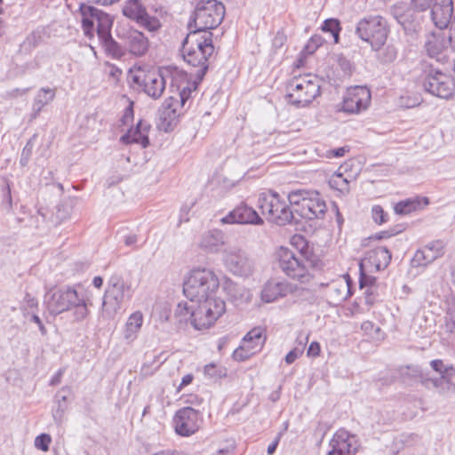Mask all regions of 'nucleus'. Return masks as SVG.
Returning a JSON list of instances; mask_svg holds the SVG:
<instances>
[{"instance_id":"obj_1","label":"nucleus","mask_w":455,"mask_h":455,"mask_svg":"<svg viewBox=\"0 0 455 455\" xmlns=\"http://www.w3.org/2000/svg\"><path fill=\"white\" fill-rule=\"evenodd\" d=\"M291 243L296 246L297 252L281 247L277 252V266L288 277L308 283L314 278V271L319 267L320 260L309 250L302 235H294Z\"/></svg>"},{"instance_id":"obj_2","label":"nucleus","mask_w":455,"mask_h":455,"mask_svg":"<svg viewBox=\"0 0 455 455\" xmlns=\"http://www.w3.org/2000/svg\"><path fill=\"white\" fill-rule=\"evenodd\" d=\"M212 33L208 32L200 35L196 32H189L182 42V55L184 60L193 66L198 67L196 77L202 81L209 68V58L214 52L212 44Z\"/></svg>"},{"instance_id":"obj_3","label":"nucleus","mask_w":455,"mask_h":455,"mask_svg":"<svg viewBox=\"0 0 455 455\" xmlns=\"http://www.w3.org/2000/svg\"><path fill=\"white\" fill-rule=\"evenodd\" d=\"M219 286V278L212 269L196 267L189 272L184 282L183 292L190 301L202 303L215 295Z\"/></svg>"},{"instance_id":"obj_4","label":"nucleus","mask_w":455,"mask_h":455,"mask_svg":"<svg viewBox=\"0 0 455 455\" xmlns=\"http://www.w3.org/2000/svg\"><path fill=\"white\" fill-rule=\"evenodd\" d=\"M257 206L268 222L280 227L299 223L287 201L274 190L259 194Z\"/></svg>"},{"instance_id":"obj_5","label":"nucleus","mask_w":455,"mask_h":455,"mask_svg":"<svg viewBox=\"0 0 455 455\" xmlns=\"http://www.w3.org/2000/svg\"><path fill=\"white\" fill-rule=\"evenodd\" d=\"M225 16V6L218 0H199L188 22L189 32L201 35L217 28Z\"/></svg>"},{"instance_id":"obj_6","label":"nucleus","mask_w":455,"mask_h":455,"mask_svg":"<svg viewBox=\"0 0 455 455\" xmlns=\"http://www.w3.org/2000/svg\"><path fill=\"white\" fill-rule=\"evenodd\" d=\"M355 36L371 48H379L387 41L390 27L387 20L379 14H368L355 24Z\"/></svg>"},{"instance_id":"obj_7","label":"nucleus","mask_w":455,"mask_h":455,"mask_svg":"<svg viewBox=\"0 0 455 455\" xmlns=\"http://www.w3.org/2000/svg\"><path fill=\"white\" fill-rule=\"evenodd\" d=\"M132 297L131 286L125 283L121 276L112 275L103 297V313L108 317H113Z\"/></svg>"},{"instance_id":"obj_8","label":"nucleus","mask_w":455,"mask_h":455,"mask_svg":"<svg viewBox=\"0 0 455 455\" xmlns=\"http://www.w3.org/2000/svg\"><path fill=\"white\" fill-rule=\"evenodd\" d=\"M287 88L290 103L297 107H306L320 94L318 80L310 76L294 77Z\"/></svg>"},{"instance_id":"obj_9","label":"nucleus","mask_w":455,"mask_h":455,"mask_svg":"<svg viewBox=\"0 0 455 455\" xmlns=\"http://www.w3.org/2000/svg\"><path fill=\"white\" fill-rule=\"evenodd\" d=\"M79 14L83 31L85 36L90 39L94 36L95 26L98 36L112 28L113 19L111 16L92 5L80 4Z\"/></svg>"},{"instance_id":"obj_10","label":"nucleus","mask_w":455,"mask_h":455,"mask_svg":"<svg viewBox=\"0 0 455 455\" xmlns=\"http://www.w3.org/2000/svg\"><path fill=\"white\" fill-rule=\"evenodd\" d=\"M431 368L439 374V377H422L421 383L427 389H435L440 395H448L455 392V367L453 364H445L441 359H435L429 363Z\"/></svg>"},{"instance_id":"obj_11","label":"nucleus","mask_w":455,"mask_h":455,"mask_svg":"<svg viewBox=\"0 0 455 455\" xmlns=\"http://www.w3.org/2000/svg\"><path fill=\"white\" fill-rule=\"evenodd\" d=\"M198 304L197 312L191 313L192 325L196 330L209 328L226 310L225 301L215 295Z\"/></svg>"},{"instance_id":"obj_12","label":"nucleus","mask_w":455,"mask_h":455,"mask_svg":"<svg viewBox=\"0 0 455 455\" xmlns=\"http://www.w3.org/2000/svg\"><path fill=\"white\" fill-rule=\"evenodd\" d=\"M204 422L203 412L192 406L178 410L173 417V425L178 435L188 437L196 434Z\"/></svg>"},{"instance_id":"obj_13","label":"nucleus","mask_w":455,"mask_h":455,"mask_svg":"<svg viewBox=\"0 0 455 455\" xmlns=\"http://www.w3.org/2000/svg\"><path fill=\"white\" fill-rule=\"evenodd\" d=\"M423 86L426 92L441 99L451 98L455 90L454 79L438 68L430 69L427 74Z\"/></svg>"},{"instance_id":"obj_14","label":"nucleus","mask_w":455,"mask_h":455,"mask_svg":"<svg viewBox=\"0 0 455 455\" xmlns=\"http://www.w3.org/2000/svg\"><path fill=\"white\" fill-rule=\"evenodd\" d=\"M78 302L79 295L77 291L70 287H62L51 291L45 296L47 309L53 315L68 311Z\"/></svg>"},{"instance_id":"obj_15","label":"nucleus","mask_w":455,"mask_h":455,"mask_svg":"<svg viewBox=\"0 0 455 455\" xmlns=\"http://www.w3.org/2000/svg\"><path fill=\"white\" fill-rule=\"evenodd\" d=\"M391 15L403 28L408 42L413 43L419 37L421 31V25L419 16L414 10L408 8L403 4H396L391 7Z\"/></svg>"},{"instance_id":"obj_16","label":"nucleus","mask_w":455,"mask_h":455,"mask_svg":"<svg viewBox=\"0 0 455 455\" xmlns=\"http://www.w3.org/2000/svg\"><path fill=\"white\" fill-rule=\"evenodd\" d=\"M132 81L152 99H159L165 89V79L160 71H140L132 76Z\"/></svg>"},{"instance_id":"obj_17","label":"nucleus","mask_w":455,"mask_h":455,"mask_svg":"<svg viewBox=\"0 0 455 455\" xmlns=\"http://www.w3.org/2000/svg\"><path fill=\"white\" fill-rule=\"evenodd\" d=\"M224 263L231 273L238 276L248 277L254 271L253 260L244 251L240 249L227 251L224 256Z\"/></svg>"},{"instance_id":"obj_18","label":"nucleus","mask_w":455,"mask_h":455,"mask_svg":"<svg viewBox=\"0 0 455 455\" xmlns=\"http://www.w3.org/2000/svg\"><path fill=\"white\" fill-rule=\"evenodd\" d=\"M222 224H241L261 226L263 219L259 213L246 204H240L230 211L225 217L220 219Z\"/></svg>"},{"instance_id":"obj_19","label":"nucleus","mask_w":455,"mask_h":455,"mask_svg":"<svg viewBox=\"0 0 455 455\" xmlns=\"http://www.w3.org/2000/svg\"><path fill=\"white\" fill-rule=\"evenodd\" d=\"M371 103V92L366 87L356 86L348 91L344 98L342 109L350 114L365 110Z\"/></svg>"},{"instance_id":"obj_20","label":"nucleus","mask_w":455,"mask_h":455,"mask_svg":"<svg viewBox=\"0 0 455 455\" xmlns=\"http://www.w3.org/2000/svg\"><path fill=\"white\" fill-rule=\"evenodd\" d=\"M450 44L451 36L446 37L441 32H432L427 36L424 48L429 58L444 63L447 60L446 51Z\"/></svg>"},{"instance_id":"obj_21","label":"nucleus","mask_w":455,"mask_h":455,"mask_svg":"<svg viewBox=\"0 0 455 455\" xmlns=\"http://www.w3.org/2000/svg\"><path fill=\"white\" fill-rule=\"evenodd\" d=\"M446 244L442 240H435L427 243L421 249L417 250L413 258L412 265L415 267L427 266L445 253Z\"/></svg>"},{"instance_id":"obj_22","label":"nucleus","mask_w":455,"mask_h":455,"mask_svg":"<svg viewBox=\"0 0 455 455\" xmlns=\"http://www.w3.org/2000/svg\"><path fill=\"white\" fill-rule=\"evenodd\" d=\"M126 52L132 56L141 57L149 48L148 38L137 29H130L121 36Z\"/></svg>"},{"instance_id":"obj_23","label":"nucleus","mask_w":455,"mask_h":455,"mask_svg":"<svg viewBox=\"0 0 455 455\" xmlns=\"http://www.w3.org/2000/svg\"><path fill=\"white\" fill-rule=\"evenodd\" d=\"M180 107L179 100L171 96L167 98L158 109V119L160 127L165 131H172L176 125L180 113L178 108Z\"/></svg>"},{"instance_id":"obj_24","label":"nucleus","mask_w":455,"mask_h":455,"mask_svg":"<svg viewBox=\"0 0 455 455\" xmlns=\"http://www.w3.org/2000/svg\"><path fill=\"white\" fill-rule=\"evenodd\" d=\"M331 450L327 455H350L357 451L355 436L344 429L338 430L330 441Z\"/></svg>"},{"instance_id":"obj_25","label":"nucleus","mask_w":455,"mask_h":455,"mask_svg":"<svg viewBox=\"0 0 455 455\" xmlns=\"http://www.w3.org/2000/svg\"><path fill=\"white\" fill-rule=\"evenodd\" d=\"M309 195L298 216L306 220L323 219L327 210L325 201L318 192L311 191Z\"/></svg>"},{"instance_id":"obj_26","label":"nucleus","mask_w":455,"mask_h":455,"mask_svg":"<svg viewBox=\"0 0 455 455\" xmlns=\"http://www.w3.org/2000/svg\"><path fill=\"white\" fill-rule=\"evenodd\" d=\"M453 4L452 0H435L431 9V19L439 29L447 28L452 22Z\"/></svg>"},{"instance_id":"obj_27","label":"nucleus","mask_w":455,"mask_h":455,"mask_svg":"<svg viewBox=\"0 0 455 455\" xmlns=\"http://www.w3.org/2000/svg\"><path fill=\"white\" fill-rule=\"evenodd\" d=\"M294 286L286 281H268L261 291V299L263 301L270 303L292 292Z\"/></svg>"},{"instance_id":"obj_28","label":"nucleus","mask_w":455,"mask_h":455,"mask_svg":"<svg viewBox=\"0 0 455 455\" xmlns=\"http://www.w3.org/2000/svg\"><path fill=\"white\" fill-rule=\"evenodd\" d=\"M151 125L143 120H140L134 128H131L127 133L121 137L124 144L137 143L146 148L149 145L148 132Z\"/></svg>"},{"instance_id":"obj_29","label":"nucleus","mask_w":455,"mask_h":455,"mask_svg":"<svg viewBox=\"0 0 455 455\" xmlns=\"http://www.w3.org/2000/svg\"><path fill=\"white\" fill-rule=\"evenodd\" d=\"M98 37L108 56L115 60H121L126 55L125 45H121V44L113 38L111 30H107Z\"/></svg>"},{"instance_id":"obj_30","label":"nucleus","mask_w":455,"mask_h":455,"mask_svg":"<svg viewBox=\"0 0 455 455\" xmlns=\"http://www.w3.org/2000/svg\"><path fill=\"white\" fill-rule=\"evenodd\" d=\"M224 243V233L219 229H212L202 235L199 247L207 252H216Z\"/></svg>"},{"instance_id":"obj_31","label":"nucleus","mask_w":455,"mask_h":455,"mask_svg":"<svg viewBox=\"0 0 455 455\" xmlns=\"http://www.w3.org/2000/svg\"><path fill=\"white\" fill-rule=\"evenodd\" d=\"M143 320V314L139 310L133 312L128 317L124 331V339L128 343H131L137 339L138 334L142 327Z\"/></svg>"},{"instance_id":"obj_32","label":"nucleus","mask_w":455,"mask_h":455,"mask_svg":"<svg viewBox=\"0 0 455 455\" xmlns=\"http://www.w3.org/2000/svg\"><path fill=\"white\" fill-rule=\"evenodd\" d=\"M56 91L51 88H41L35 99L32 105L31 119H36L43 108L52 102L55 98Z\"/></svg>"},{"instance_id":"obj_33","label":"nucleus","mask_w":455,"mask_h":455,"mask_svg":"<svg viewBox=\"0 0 455 455\" xmlns=\"http://www.w3.org/2000/svg\"><path fill=\"white\" fill-rule=\"evenodd\" d=\"M376 53L379 63L387 65L394 62L398 55V49L394 44H385L379 48H371Z\"/></svg>"},{"instance_id":"obj_34","label":"nucleus","mask_w":455,"mask_h":455,"mask_svg":"<svg viewBox=\"0 0 455 455\" xmlns=\"http://www.w3.org/2000/svg\"><path fill=\"white\" fill-rule=\"evenodd\" d=\"M392 259L391 252L387 247L379 246L369 252V259L375 265L377 270L386 268Z\"/></svg>"},{"instance_id":"obj_35","label":"nucleus","mask_w":455,"mask_h":455,"mask_svg":"<svg viewBox=\"0 0 455 455\" xmlns=\"http://www.w3.org/2000/svg\"><path fill=\"white\" fill-rule=\"evenodd\" d=\"M342 169H345V172H347L346 165L340 166L339 172L331 176L329 183L332 188L339 190L343 194H347L349 192V183L355 180V176L351 174L345 176L344 173L341 172Z\"/></svg>"},{"instance_id":"obj_36","label":"nucleus","mask_w":455,"mask_h":455,"mask_svg":"<svg viewBox=\"0 0 455 455\" xmlns=\"http://www.w3.org/2000/svg\"><path fill=\"white\" fill-rule=\"evenodd\" d=\"M248 349L253 351L255 355L261 350L266 341V337L263 335V330L260 328H253L242 339V342H246Z\"/></svg>"},{"instance_id":"obj_37","label":"nucleus","mask_w":455,"mask_h":455,"mask_svg":"<svg viewBox=\"0 0 455 455\" xmlns=\"http://www.w3.org/2000/svg\"><path fill=\"white\" fill-rule=\"evenodd\" d=\"M147 10L140 0H127L123 8V14L138 22L146 15Z\"/></svg>"},{"instance_id":"obj_38","label":"nucleus","mask_w":455,"mask_h":455,"mask_svg":"<svg viewBox=\"0 0 455 455\" xmlns=\"http://www.w3.org/2000/svg\"><path fill=\"white\" fill-rule=\"evenodd\" d=\"M228 294L235 305L248 303L251 299V291L243 286L230 283L227 287Z\"/></svg>"},{"instance_id":"obj_39","label":"nucleus","mask_w":455,"mask_h":455,"mask_svg":"<svg viewBox=\"0 0 455 455\" xmlns=\"http://www.w3.org/2000/svg\"><path fill=\"white\" fill-rule=\"evenodd\" d=\"M310 192L311 191L297 190L288 194L287 203L291 211L294 212L295 217L299 214V209H302V203L307 201V197L310 196Z\"/></svg>"},{"instance_id":"obj_40","label":"nucleus","mask_w":455,"mask_h":455,"mask_svg":"<svg viewBox=\"0 0 455 455\" xmlns=\"http://www.w3.org/2000/svg\"><path fill=\"white\" fill-rule=\"evenodd\" d=\"M443 329L446 333L455 338V298H451L447 303Z\"/></svg>"},{"instance_id":"obj_41","label":"nucleus","mask_w":455,"mask_h":455,"mask_svg":"<svg viewBox=\"0 0 455 455\" xmlns=\"http://www.w3.org/2000/svg\"><path fill=\"white\" fill-rule=\"evenodd\" d=\"M420 208V200L416 199H406L398 202L395 207V212L399 215H406L411 212L417 211Z\"/></svg>"},{"instance_id":"obj_42","label":"nucleus","mask_w":455,"mask_h":455,"mask_svg":"<svg viewBox=\"0 0 455 455\" xmlns=\"http://www.w3.org/2000/svg\"><path fill=\"white\" fill-rule=\"evenodd\" d=\"M328 292L330 297L335 301L342 302L349 296V287L347 283L332 284L330 286Z\"/></svg>"},{"instance_id":"obj_43","label":"nucleus","mask_w":455,"mask_h":455,"mask_svg":"<svg viewBox=\"0 0 455 455\" xmlns=\"http://www.w3.org/2000/svg\"><path fill=\"white\" fill-rule=\"evenodd\" d=\"M36 139H37V134L36 133L33 134V136L28 140L25 147L23 148L21 154H20V164L22 167H25L28 164L31 156L33 154V150H34V147H35Z\"/></svg>"},{"instance_id":"obj_44","label":"nucleus","mask_w":455,"mask_h":455,"mask_svg":"<svg viewBox=\"0 0 455 455\" xmlns=\"http://www.w3.org/2000/svg\"><path fill=\"white\" fill-rule=\"evenodd\" d=\"M322 30L324 32H330L332 36L334 42L339 43V32L341 30L340 23L337 19L325 20L322 25Z\"/></svg>"},{"instance_id":"obj_45","label":"nucleus","mask_w":455,"mask_h":455,"mask_svg":"<svg viewBox=\"0 0 455 455\" xmlns=\"http://www.w3.org/2000/svg\"><path fill=\"white\" fill-rule=\"evenodd\" d=\"M197 312V309H194L193 306H188L187 302H180L178 304L177 308L175 310V315L177 316H180V321H189L192 324V319L191 313Z\"/></svg>"},{"instance_id":"obj_46","label":"nucleus","mask_w":455,"mask_h":455,"mask_svg":"<svg viewBox=\"0 0 455 455\" xmlns=\"http://www.w3.org/2000/svg\"><path fill=\"white\" fill-rule=\"evenodd\" d=\"M43 40L40 31H33L30 33L22 44V48L25 51L30 52L38 46Z\"/></svg>"},{"instance_id":"obj_47","label":"nucleus","mask_w":455,"mask_h":455,"mask_svg":"<svg viewBox=\"0 0 455 455\" xmlns=\"http://www.w3.org/2000/svg\"><path fill=\"white\" fill-rule=\"evenodd\" d=\"M360 269L362 270V264L360 265ZM375 282H376L375 277H372V276H370V275H366L365 274H363L361 271V275H360V279H359V284H360V288H363V287L368 286V289L365 291V293L367 294V297H366V302L367 303H372V300L371 299V295L372 294L371 289H372L373 283Z\"/></svg>"},{"instance_id":"obj_48","label":"nucleus","mask_w":455,"mask_h":455,"mask_svg":"<svg viewBox=\"0 0 455 455\" xmlns=\"http://www.w3.org/2000/svg\"><path fill=\"white\" fill-rule=\"evenodd\" d=\"M246 343L247 341L241 342V345L233 352V358L235 361H245L254 355L253 351L248 349Z\"/></svg>"},{"instance_id":"obj_49","label":"nucleus","mask_w":455,"mask_h":455,"mask_svg":"<svg viewBox=\"0 0 455 455\" xmlns=\"http://www.w3.org/2000/svg\"><path fill=\"white\" fill-rule=\"evenodd\" d=\"M137 23L147 28L148 31H156L160 27V21L156 17L150 16L148 12Z\"/></svg>"},{"instance_id":"obj_50","label":"nucleus","mask_w":455,"mask_h":455,"mask_svg":"<svg viewBox=\"0 0 455 455\" xmlns=\"http://www.w3.org/2000/svg\"><path fill=\"white\" fill-rule=\"evenodd\" d=\"M37 299L35 297L31 296L29 293H27L24 297L20 309L23 313V315L25 317H28L31 314L29 312V309L37 308Z\"/></svg>"},{"instance_id":"obj_51","label":"nucleus","mask_w":455,"mask_h":455,"mask_svg":"<svg viewBox=\"0 0 455 455\" xmlns=\"http://www.w3.org/2000/svg\"><path fill=\"white\" fill-rule=\"evenodd\" d=\"M336 62L338 67L343 73V76H349L353 71V65L351 61L342 54L336 56Z\"/></svg>"},{"instance_id":"obj_52","label":"nucleus","mask_w":455,"mask_h":455,"mask_svg":"<svg viewBox=\"0 0 455 455\" xmlns=\"http://www.w3.org/2000/svg\"><path fill=\"white\" fill-rule=\"evenodd\" d=\"M74 315L76 321L84 320L88 315L87 304L84 298L79 297V302L73 306Z\"/></svg>"},{"instance_id":"obj_53","label":"nucleus","mask_w":455,"mask_h":455,"mask_svg":"<svg viewBox=\"0 0 455 455\" xmlns=\"http://www.w3.org/2000/svg\"><path fill=\"white\" fill-rule=\"evenodd\" d=\"M371 217L377 224H383L387 220V214L379 205H374L371 209Z\"/></svg>"},{"instance_id":"obj_54","label":"nucleus","mask_w":455,"mask_h":455,"mask_svg":"<svg viewBox=\"0 0 455 455\" xmlns=\"http://www.w3.org/2000/svg\"><path fill=\"white\" fill-rule=\"evenodd\" d=\"M52 441V438L47 434H41L35 439V446L43 451H47L49 450V444Z\"/></svg>"},{"instance_id":"obj_55","label":"nucleus","mask_w":455,"mask_h":455,"mask_svg":"<svg viewBox=\"0 0 455 455\" xmlns=\"http://www.w3.org/2000/svg\"><path fill=\"white\" fill-rule=\"evenodd\" d=\"M323 38L320 36H314L310 38L308 43L305 46V50L308 53H313L315 52V50L322 45L323 44Z\"/></svg>"},{"instance_id":"obj_56","label":"nucleus","mask_w":455,"mask_h":455,"mask_svg":"<svg viewBox=\"0 0 455 455\" xmlns=\"http://www.w3.org/2000/svg\"><path fill=\"white\" fill-rule=\"evenodd\" d=\"M432 0H411L413 8L419 12H424L430 7Z\"/></svg>"},{"instance_id":"obj_57","label":"nucleus","mask_w":455,"mask_h":455,"mask_svg":"<svg viewBox=\"0 0 455 455\" xmlns=\"http://www.w3.org/2000/svg\"><path fill=\"white\" fill-rule=\"evenodd\" d=\"M2 192H3V203H6L8 208L12 207V194H11V188L8 182H5L4 185L2 187Z\"/></svg>"},{"instance_id":"obj_58","label":"nucleus","mask_w":455,"mask_h":455,"mask_svg":"<svg viewBox=\"0 0 455 455\" xmlns=\"http://www.w3.org/2000/svg\"><path fill=\"white\" fill-rule=\"evenodd\" d=\"M28 317H29V320L38 326V329L43 336L47 334V330L37 314L31 312Z\"/></svg>"},{"instance_id":"obj_59","label":"nucleus","mask_w":455,"mask_h":455,"mask_svg":"<svg viewBox=\"0 0 455 455\" xmlns=\"http://www.w3.org/2000/svg\"><path fill=\"white\" fill-rule=\"evenodd\" d=\"M205 376L211 379L220 378L221 376L220 371L217 370V366L213 363L205 365L204 367Z\"/></svg>"},{"instance_id":"obj_60","label":"nucleus","mask_w":455,"mask_h":455,"mask_svg":"<svg viewBox=\"0 0 455 455\" xmlns=\"http://www.w3.org/2000/svg\"><path fill=\"white\" fill-rule=\"evenodd\" d=\"M303 353V347L299 348L295 347L292 350H291L286 355H285V362L288 364L292 363L299 356H300Z\"/></svg>"},{"instance_id":"obj_61","label":"nucleus","mask_w":455,"mask_h":455,"mask_svg":"<svg viewBox=\"0 0 455 455\" xmlns=\"http://www.w3.org/2000/svg\"><path fill=\"white\" fill-rule=\"evenodd\" d=\"M401 231H402V229H398V230H395V229L384 230V231H380V232L376 233L371 238H374L376 240L387 239V238H389V237H391V236L400 233Z\"/></svg>"},{"instance_id":"obj_62","label":"nucleus","mask_w":455,"mask_h":455,"mask_svg":"<svg viewBox=\"0 0 455 455\" xmlns=\"http://www.w3.org/2000/svg\"><path fill=\"white\" fill-rule=\"evenodd\" d=\"M196 89V86H194V88H190L188 86H186L184 87L179 93V96H180V100H179V103H180V106L183 107L186 103V101L189 99L190 97V94L192 92L193 90Z\"/></svg>"},{"instance_id":"obj_63","label":"nucleus","mask_w":455,"mask_h":455,"mask_svg":"<svg viewBox=\"0 0 455 455\" xmlns=\"http://www.w3.org/2000/svg\"><path fill=\"white\" fill-rule=\"evenodd\" d=\"M70 387H64L56 394L58 405L62 404V403L67 401L68 395L70 394Z\"/></svg>"},{"instance_id":"obj_64","label":"nucleus","mask_w":455,"mask_h":455,"mask_svg":"<svg viewBox=\"0 0 455 455\" xmlns=\"http://www.w3.org/2000/svg\"><path fill=\"white\" fill-rule=\"evenodd\" d=\"M65 412V407L62 404L58 405L57 409L52 412V417L57 424H61Z\"/></svg>"}]
</instances>
